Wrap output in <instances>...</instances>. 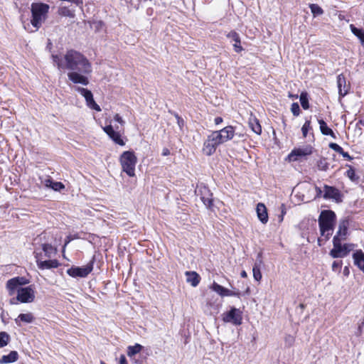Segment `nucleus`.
<instances>
[{"label": "nucleus", "mask_w": 364, "mask_h": 364, "mask_svg": "<svg viewBox=\"0 0 364 364\" xmlns=\"http://www.w3.org/2000/svg\"><path fill=\"white\" fill-rule=\"evenodd\" d=\"M318 122L319 124L320 130L322 134L331 136L333 139L336 138V134H334L333 130L328 127L327 124L324 122L323 119H318Z\"/></svg>", "instance_id": "26"}, {"label": "nucleus", "mask_w": 364, "mask_h": 364, "mask_svg": "<svg viewBox=\"0 0 364 364\" xmlns=\"http://www.w3.org/2000/svg\"><path fill=\"white\" fill-rule=\"evenodd\" d=\"M170 154V151L167 148H164L162 151V155L163 156H168Z\"/></svg>", "instance_id": "52"}, {"label": "nucleus", "mask_w": 364, "mask_h": 364, "mask_svg": "<svg viewBox=\"0 0 364 364\" xmlns=\"http://www.w3.org/2000/svg\"><path fill=\"white\" fill-rule=\"evenodd\" d=\"M241 314L240 309L232 307L228 312L224 314L223 320L225 322L232 323L236 326L240 325L242 321Z\"/></svg>", "instance_id": "12"}, {"label": "nucleus", "mask_w": 364, "mask_h": 364, "mask_svg": "<svg viewBox=\"0 0 364 364\" xmlns=\"http://www.w3.org/2000/svg\"><path fill=\"white\" fill-rule=\"evenodd\" d=\"M240 275L243 278H246L247 277V272L245 271H242Z\"/></svg>", "instance_id": "56"}, {"label": "nucleus", "mask_w": 364, "mask_h": 364, "mask_svg": "<svg viewBox=\"0 0 364 364\" xmlns=\"http://www.w3.org/2000/svg\"><path fill=\"white\" fill-rule=\"evenodd\" d=\"M253 277L256 281H260L262 279V273L260 271L259 264L256 262L252 268Z\"/></svg>", "instance_id": "37"}, {"label": "nucleus", "mask_w": 364, "mask_h": 364, "mask_svg": "<svg viewBox=\"0 0 364 364\" xmlns=\"http://www.w3.org/2000/svg\"><path fill=\"white\" fill-rule=\"evenodd\" d=\"M223 144L217 135L215 131L208 135V139L205 141L203 147V153L207 156H211L215 153L218 145Z\"/></svg>", "instance_id": "6"}, {"label": "nucleus", "mask_w": 364, "mask_h": 364, "mask_svg": "<svg viewBox=\"0 0 364 364\" xmlns=\"http://www.w3.org/2000/svg\"><path fill=\"white\" fill-rule=\"evenodd\" d=\"M324 198H333L336 199L339 196V191L334 187L325 186H324Z\"/></svg>", "instance_id": "27"}, {"label": "nucleus", "mask_w": 364, "mask_h": 364, "mask_svg": "<svg viewBox=\"0 0 364 364\" xmlns=\"http://www.w3.org/2000/svg\"><path fill=\"white\" fill-rule=\"evenodd\" d=\"M28 283V280L23 277H16L7 281L6 287L9 291V294L12 296L18 293V288H23L22 286Z\"/></svg>", "instance_id": "10"}, {"label": "nucleus", "mask_w": 364, "mask_h": 364, "mask_svg": "<svg viewBox=\"0 0 364 364\" xmlns=\"http://www.w3.org/2000/svg\"><path fill=\"white\" fill-rule=\"evenodd\" d=\"M114 119L116 122H119L121 125H124V121L122 119V118L119 116V114H116L114 117Z\"/></svg>", "instance_id": "46"}, {"label": "nucleus", "mask_w": 364, "mask_h": 364, "mask_svg": "<svg viewBox=\"0 0 364 364\" xmlns=\"http://www.w3.org/2000/svg\"><path fill=\"white\" fill-rule=\"evenodd\" d=\"M9 363H14L17 360L18 355L15 350L11 351L9 354L6 355Z\"/></svg>", "instance_id": "39"}, {"label": "nucleus", "mask_w": 364, "mask_h": 364, "mask_svg": "<svg viewBox=\"0 0 364 364\" xmlns=\"http://www.w3.org/2000/svg\"><path fill=\"white\" fill-rule=\"evenodd\" d=\"M223 122V118L220 117H218L215 119V124H219Z\"/></svg>", "instance_id": "53"}, {"label": "nucleus", "mask_w": 364, "mask_h": 364, "mask_svg": "<svg viewBox=\"0 0 364 364\" xmlns=\"http://www.w3.org/2000/svg\"><path fill=\"white\" fill-rule=\"evenodd\" d=\"M53 63L59 70H68V79L75 84L87 85L89 78L87 76L92 71V65L80 53L70 50L63 57L58 55H52Z\"/></svg>", "instance_id": "1"}, {"label": "nucleus", "mask_w": 364, "mask_h": 364, "mask_svg": "<svg viewBox=\"0 0 364 364\" xmlns=\"http://www.w3.org/2000/svg\"><path fill=\"white\" fill-rule=\"evenodd\" d=\"M9 303L11 304H12V305L17 304L18 301L16 300V298H12L11 299H10Z\"/></svg>", "instance_id": "54"}, {"label": "nucleus", "mask_w": 364, "mask_h": 364, "mask_svg": "<svg viewBox=\"0 0 364 364\" xmlns=\"http://www.w3.org/2000/svg\"><path fill=\"white\" fill-rule=\"evenodd\" d=\"M328 146L330 149L334 150L335 151L338 152L340 154L341 152H343V150L341 146L333 142L330 143Z\"/></svg>", "instance_id": "43"}, {"label": "nucleus", "mask_w": 364, "mask_h": 364, "mask_svg": "<svg viewBox=\"0 0 364 364\" xmlns=\"http://www.w3.org/2000/svg\"><path fill=\"white\" fill-rule=\"evenodd\" d=\"M10 336L6 332H0V348H4L8 344Z\"/></svg>", "instance_id": "36"}, {"label": "nucleus", "mask_w": 364, "mask_h": 364, "mask_svg": "<svg viewBox=\"0 0 364 364\" xmlns=\"http://www.w3.org/2000/svg\"><path fill=\"white\" fill-rule=\"evenodd\" d=\"M105 132L117 144L124 146L125 144L123 139H121L119 132L115 131L112 125L106 126L103 128Z\"/></svg>", "instance_id": "15"}, {"label": "nucleus", "mask_w": 364, "mask_h": 364, "mask_svg": "<svg viewBox=\"0 0 364 364\" xmlns=\"http://www.w3.org/2000/svg\"><path fill=\"white\" fill-rule=\"evenodd\" d=\"M309 8L314 17L321 16L323 14V10L318 4H311L309 5Z\"/></svg>", "instance_id": "32"}, {"label": "nucleus", "mask_w": 364, "mask_h": 364, "mask_svg": "<svg viewBox=\"0 0 364 364\" xmlns=\"http://www.w3.org/2000/svg\"><path fill=\"white\" fill-rule=\"evenodd\" d=\"M341 155L343 156V157L348 159V160H352L353 159V157H351L348 152H346L343 150V152L341 153Z\"/></svg>", "instance_id": "49"}, {"label": "nucleus", "mask_w": 364, "mask_h": 364, "mask_svg": "<svg viewBox=\"0 0 364 364\" xmlns=\"http://www.w3.org/2000/svg\"><path fill=\"white\" fill-rule=\"evenodd\" d=\"M37 260V265L41 269L57 268L59 266V262L56 259H48L45 261H40L36 256Z\"/></svg>", "instance_id": "19"}, {"label": "nucleus", "mask_w": 364, "mask_h": 364, "mask_svg": "<svg viewBox=\"0 0 364 364\" xmlns=\"http://www.w3.org/2000/svg\"><path fill=\"white\" fill-rule=\"evenodd\" d=\"M346 166L348 167L346 173V176L352 181L358 180L359 177L355 175V169L350 165L347 164Z\"/></svg>", "instance_id": "35"}, {"label": "nucleus", "mask_w": 364, "mask_h": 364, "mask_svg": "<svg viewBox=\"0 0 364 364\" xmlns=\"http://www.w3.org/2000/svg\"><path fill=\"white\" fill-rule=\"evenodd\" d=\"M359 122L364 126V119L359 121Z\"/></svg>", "instance_id": "59"}, {"label": "nucleus", "mask_w": 364, "mask_h": 364, "mask_svg": "<svg viewBox=\"0 0 364 364\" xmlns=\"http://www.w3.org/2000/svg\"><path fill=\"white\" fill-rule=\"evenodd\" d=\"M363 325H364V320H363V322H362L360 324H359V326H358V331H357V332H356V335H357L358 336H360L362 334V332H363Z\"/></svg>", "instance_id": "47"}, {"label": "nucleus", "mask_w": 364, "mask_h": 364, "mask_svg": "<svg viewBox=\"0 0 364 364\" xmlns=\"http://www.w3.org/2000/svg\"><path fill=\"white\" fill-rule=\"evenodd\" d=\"M53 181L50 177H46L44 180L41 181L42 183H43L45 186L48 188H51Z\"/></svg>", "instance_id": "45"}, {"label": "nucleus", "mask_w": 364, "mask_h": 364, "mask_svg": "<svg viewBox=\"0 0 364 364\" xmlns=\"http://www.w3.org/2000/svg\"><path fill=\"white\" fill-rule=\"evenodd\" d=\"M300 102L304 109H307L309 108L308 94L306 92H303L301 93Z\"/></svg>", "instance_id": "34"}, {"label": "nucleus", "mask_w": 364, "mask_h": 364, "mask_svg": "<svg viewBox=\"0 0 364 364\" xmlns=\"http://www.w3.org/2000/svg\"><path fill=\"white\" fill-rule=\"evenodd\" d=\"M210 288L212 289L213 291H215L221 296H239V295H240L239 292L236 293V292L232 291L223 287V286L218 284V283H216L215 282L213 283Z\"/></svg>", "instance_id": "17"}, {"label": "nucleus", "mask_w": 364, "mask_h": 364, "mask_svg": "<svg viewBox=\"0 0 364 364\" xmlns=\"http://www.w3.org/2000/svg\"><path fill=\"white\" fill-rule=\"evenodd\" d=\"M173 116L176 119L178 127L182 129L184 125V120L176 112L173 113Z\"/></svg>", "instance_id": "44"}, {"label": "nucleus", "mask_w": 364, "mask_h": 364, "mask_svg": "<svg viewBox=\"0 0 364 364\" xmlns=\"http://www.w3.org/2000/svg\"><path fill=\"white\" fill-rule=\"evenodd\" d=\"M258 219L263 223L265 224L268 221V214L266 206L259 203L257 205L256 208Z\"/></svg>", "instance_id": "21"}, {"label": "nucleus", "mask_w": 364, "mask_h": 364, "mask_svg": "<svg viewBox=\"0 0 364 364\" xmlns=\"http://www.w3.org/2000/svg\"><path fill=\"white\" fill-rule=\"evenodd\" d=\"M249 127L253 132L259 135L262 133V127L259 122V120L255 117L251 115L249 118Z\"/></svg>", "instance_id": "24"}, {"label": "nucleus", "mask_w": 364, "mask_h": 364, "mask_svg": "<svg viewBox=\"0 0 364 364\" xmlns=\"http://www.w3.org/2000/svg\"><path fill=\"white\" fill-rule=\"evenodd\" d=\"M284 205L282 204V215L280 216L279 222H282L283 220V215L285 213V211L284 210Z\"/></svg>", "instance_id": "55"}, {"label": "nucleus", "mask_w": 364, "mask_h": 364, "mask_svg": "<svg viewBox=\"0 0 364 364\" xmlns=\"http://www.w3.org/2000/svg\"><path fill=\"white\" fill-rule=\"evenodd\" d=\"M313 147L311 145H306L303 147L294 149L289 155L291 161H297L299 157L309 156L312 154Z\"/></svg>", "instance_id": "13"}, {"label": "nucleus", "mask_w": 364, "mask_h": 364, "mask_svg": "<svg viewBox=\"0 0 364 364\" xmlns=\"http://www.w3.org/2000/svg\"><path fill=\"white\" fill-rule=\"evenodd\" d=\"M352 33L360 40V43L364 47V30L358 28L353 24L350 26Z\"/></svg>", "instance_id": "28"}, {"label": "nucleus", "mask_w": 364, "mask_h": 364, "mask_svg": "<svg viewBox=\"0 0 364 364\" xmlns=\"http://www.w3.org/2000/svg\"><path fill=\"white\" fill-rule=\"evenodd\" d=\"M143 348L140 344L136 343L134 346H129L127 347V355L130 358L134 357L136 354L139 353Z\"/></svg>", "instance_id": "29"}, {"label": "nucleus", "mask_w": 364, "mask_h": 364, "mask_svg": "<svg viewBox=\"0 0 364 364\" xmlns=\"http://www.w3.org/2000/svg\"><path fill=\"white\" fill-rule=\"evenodd\" d=\"M34 319L35 318L31 313L21 314L15 318V323L18 326H21L22 323H31Z\"/></svg>", "instance_id": "22"}, {"label": "nucleus", "mask_w": 364, "mask_h": 364, "mask_svg": "<svg viewBox=\"0 0 364 364\" xmlns=\"http://www.w3.org/2000/svg\"><path fill=\"white\" fill-rule=\"evenodd\" d=\"M49 8V5L44 3H33L31 4V11L32 18L31 23L36 28V31L41 28L46 21Z\"/></svg>", "instance_id": "3"}, {"label": "nucleus", "mask_w": 364, "mask_h": 364, "mask_svg": "<svg viewBox=\"0 0 364 364\" xmlns=\"http://www.w3.org/2000/svg\"><path fill=\"white\" fill-rule=\"evenodd\" d=\"M353 257L355 265L360 270L364 271V253L361 250L356 251L353 253Z\"/></svg>", "instance_id": "25"}, {"label": "nucleus", "mask_w": 364, "mask_h": 364, "mask_svg": "<svg viewBox=\"0 0 364 364\" xmlns=\"http://www.w3.org/2000/svg\"><path fill=\"white\" fill-rule=\"evenodd\" d=\"M333 247L331 250L329 255L333 258H343L346 257L354 248L353 244H342L341 241L333 240Z\"/></svg>", "instance_id": "5"}, {"label": "nucleus", "mask_w": 364, "mask_h": 364, "mask_svg": "<svg viewBox=\"0 0 364 364\" xmlns=\"http://www.w3.org/2000/svg\"><path fill=\"white\" fill-rule=\"evenodd\" d=\"M342 264V261H334L331 266L332 270L335 272L339 273L341 272Z\"/></svg>", "instance_id": "40"}, {"label": "nucleus", "mask_w": 364, "mask_h": 364, "mask_svg": "<svg viewBox=\"0 0 364 364\" xmlns=\"http://www.w3.org/2000/svg\"><path fill=\"white\" fill-rule=\"evenodd\" d=\"M215 132L218 136L219 139H220L221 142L224 143L232 139L235 130L233 127L228 126L220 131H215Z\"/></svg>", "instance_id": "16"}, {"label": "nucleus", "mask_w": 364, "mask_h": 364, "mask_svg": "<svg viewBox=\"0 0 364 364\" xmlns=\"http://www.w3.org/2000/svg\"><path fill=\"white\" fill-rule=\"evenodd\" d=\"M311 129L310 120H306L301 127V132L304 137H306L307 133Z\"/></svg>", "instance_id": "38"}, {"label": "nucleus", "mask_w": 364, "mask_h": 364, "mask_svg": "<svg viewBox=\"0 0 364 364\" xmlns=\"http://www.w3.org/2000/svg\"><path fill=\"white\" fill-rule=\"evenodd\" d=\"M93 269V262H90L87 265L83 267L73 266L67 269V274L72 277H86Z\"/></svg>", "instance_id": "7"}, {"label": "nucleus", "mask_w": 364, "mask_h": 364, "mask_svg": "<svg viewBox=\"0 0 364 364\" xmlns=\"http://www.w3.org/2000/svg\"><path fill=\"white\" fill-rule=\"evenodd\" d=\"M336 220V214L330 210L321 211L318 218V225L321 236L328 240L333 234V225Z\"/></svg>", "instance_id": "2"}, {"label": "nucleus", "mask_w": 364, "mask_h": 364, "mask_svg": "<svg viewBox=\"0 0 364 364\" xmlns=\"http://www.w3.org/2000/svg\"><path fill=\"white\" fill-rule=\"evenodd\" d=\"M343 274L345 277H348L349 274H350V270H349V268L348 267H345L343 270Z\"/></svg>", "instance_id": "50"}, {"label": "nucleus", "mask_w": 364, "mask_h": 364, "mask_svg": "<svg viewBox=\"0 0 364 364\" xmlns=\"http://www.w3.org/2000/svg\"><path fill=\"white\" fill-rule=\"evenodd\" d=\"M0 363H9V360H8V358H7V356L6 355H3L1 357V359L0 360Z\"/></svg>", "instance_id": "51"}, {"label": "nucleus", "mask_w": 364, "mask_h": 364, "mask_svg": "<svg viewBox=\"0 0 364 364\" xmlns=\"http://www.w3.org/2000/svg\"><path fill=\"white\" fill-rule=\"evenodd\" d=\"M337 86L340 97L346 96L349 90V85L346 82V79L343 74H340L337 77Z\"/></svg>", "instance_id": "18"}, {"label": "nucleus", "mask_w": 364, "mask_h": 364, "mask_svg": "<svg viewBox=\"0 0 364 364\" xmlns=\"http://www.w3.org/2000/svg\"><path fill=\"white\" fill-rule=\"evenodd\" d=\"M348 220L346 219L341 220L339 222L338 225V230L336 234V235L333 237V240H336L337 241L342 242L343 240H345L347 237L348 233Z\"/></svg>", "instance_id": "14"}, {"label": "nucleus", "mask_w": 364, "mask_h": 364, "mask_svg": "<svg viewBox=\"0 0 364 364\" xmlns=\"http://www.w3.org/2000/svg\"><path fill=\"white\" fill-rule=\"evenodd\" d=\"M289 97H292V98H297V95H289Z\"/></svg>", "instance_id": "58"}, {"label": "nucleus", "mask_w": 364, "mask_h": 364, "mask_svg": "<svg viewBox=\"0 0 364 364\" xmlns=\"http://www.w3.org/2000/svg\"><path fill=\"white\" fill-rule=\"evenodd\" d=\"M186 282L192 287H197L200 281V275L194 271H187L185 272Z\"/></svg>", "instance_id": "20"}, {"label": "nucleus", "mask_w": 364, "mask_h": 364, "mask_svg": "<svg viewBox=\"0 0 364 364\" xmlns=\"http://www.w3.org/2000/svg\"><path fill=\"white\" fill-rule=\"evenodd\" d=\"M53 190L55 191H59L63 188H65V186L61 182H55L53 181L51 188Z\"/></svg>", "instance_id": "42"}, {"label": "nucleus", "mask_w": 364, "mask_h": 364, "mask_svg": "<svg viewBox=\"0 0 364 364\" xmlns=\"http://www.w3.org/2000/svg\"><path fill=\"white\" fill-rule=\"evenodd\" d=\"M75 90L82 95L86 101L87 106L97 112L101 111L100 107L95 102L92 92L86 88L75 87Z\"/></svg>", "instance_id": "11"}, {"label": "nucleus", "mask_w": 364, "mask_h": 364, "mask_svg": "<svg viewBox=\"0 0 364 364\" xmlns=\"http://www.w3.org/2000/svg\"><path fill=\"white\" fill-rule=\"evenodd\" d=\"M328 163L327 161V159L325 157H321L317 162V168L320 171H326L328 169Z\"/></svg>", "instance_id": "33"}, {"label": "nucleus", "mask_w": 364, "mask_h": 364, "mask_svg": "<svg viewBox=\"0 0 364 364\" xmlns=\"http://www.w3.org/2000/svg\"><path fill=\"white\" fill-rule=\"evenodd\" d=\"M35 299V291L33 286L18 288L16 300L21 303H31Z\"/></svg>", "instance_id": "8"}, {"label": "nucleus", "mask_w": 364, "mask_h": 364, "mask_svg": "<svg viewBox=\"0 0 364 364\" xmlns=\"http://www.w3.org/2000/svg\"><path fill=\"white\" fill-rule=\"evenodd\" d=\"M58 14L60 16H67L70 18H74L75 17V11L73 10H70L69 8L66 6L60 7L58 10Z\"/></svg>", "instance_id": "31"}, {"label": "nucleus", "mask_w": 364, "mask_h": 364, "mask_svg": "<svg viewBox=\"0 0 364 364\" xmlns=\"http://www.w3.org/2000/svg\"><path fill=\"white\" fill-rule=\"evenodd\" d=\"M119 162L122 171L129 176L132 177L135 175V166L137 162V158L134 151H124L119 157Z\"/></svg>", "instance_id": "4"}, {"label": "nucleus", "mask_w": 364, "mask_h": 364, "mask_svg": "<svg viewBox=\"0 0 364 364\" xmlns=\"http://www.w3.org/2000/svg\"><path fill=\"white\" fill-rule=\"evenodd\" d=\"M43 251L45 257L50 258L56 253V249L50 244L43 245Z\"/></svg>", "instance_id": "30"}, {"label": "nucleus", "mask_w": 364, "mask_h": 364, "mask_svg": "<svg viewBox=\"0 0 364 364\" xmlns=\"http://www.w3.org/2000/svg\"><path fill=\"white\" fill-rule=\"evenodd\" d=\"M197 194L200 196V198L208 209H211L213 206V193L210 192V189L201 184L198 186L197 190L196 191Z\"/></svg>", "instance_id": "9"}, {"label": "nucleus", "mask_w": 364, "mask_h": 364, "mask_svg": "<svg viewBox=\"0 0 364 364\" xmlns=\"http://www.w3.org/2000/svg\"><path fill=\"white\" fill-rule=\"evenodd\" d=\"M291 111L294 116H299L300 114V107L297 102H294L291 107Z\"/></svg>", "instance_id": "41"}, {"label": "nucleus", "mask_w": 364, "mask_h": 364, "mask_svg": "<svg viewBox=\"0 0 364 364\" xmlns=\"http://www.w3.org/2000/svg\"><path fill=\"white\" fill-rule=\"evenodd\" d=\"M227 37L235 42V44L233 45L235 51L240 53L242 50V47L240 45V38L239 34L232 31L227 34Z\"/></svg>", "instance_id": "23"}, {"label": "nucleus", "mask_w": 364, "mask_h": 364, "mask_svg": "<svg viewBox=\"0 0 364 364\" xmlns=\"http://www.w3.org/2000/svg\"><path fill=\"white\" fill-rule=\"evenodd\" d=\"M119 364H128L124 355H121L119 358Z\"/></svg>", "instance_id": "48"}, {"label": "nucleus", "mask_w": 364, "mask_h": 364, "mask_svg": "<svg viewBox=\"0 0 364 364\" xmlns=\"http://www.w3.org/2000/svg\"><path fill=\"white\" fill-rule=\"evenodd\" d=\"M212 306H213V308L214 309V310L215 311H217L218 310V304L217 305H213Z\"/></svg>", "instance_id": "57"}]
</instances>
